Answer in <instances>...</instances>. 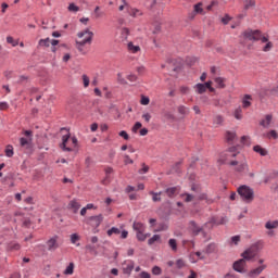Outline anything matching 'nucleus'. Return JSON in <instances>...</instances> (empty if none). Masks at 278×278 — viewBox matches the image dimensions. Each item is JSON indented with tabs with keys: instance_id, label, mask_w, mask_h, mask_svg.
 I'll return each instance as SVG.
<instances>
[{
	"instance_id": "obj_61",
	"label": "nucleus",
	"mask_w": 278,
	"mask_h": 278,
	"mask_svg": "<svg viewBox=\"0 0 278 278\" xmlns=\"http://www.w3.org/2000/svg\"><path fill=\"white\" fill-rule=\"evenodd\" d=\"M140 127H142V123L140 122H137L134 127H132V131L136 132L138 131V129H140Z\"/></svg>"
},
{
	"instance_id": "obj_20",
	"label": "nucleus",
	"mask_w": 278,
	"mask_h": 278,
	"mask_svg": "<svg viewBox=\"0 0 278 278\" xmlns=\"http://www.w3.org/2000/svg\"><path fill=\"white\" fill-rule=\"evenodd\" d=\"M250 248L254 250L256 253H260L264 249V241L258 240L255 243H253Z\"/></svg>"
},
{
	"instance_id": "obj_33",
	"label": "nucleus",
	"mask_w": 278,
	"mask_h": 278,
	"mask_svg": "<svg viewBox=\"0 0 278 278\" xmlns=\"http://www.w3.org/2000/svg\"><path fill=\"white\" fill-rule=\"evenodd\" d=\"M237 173H244V170H249V165L247 162H241L236 168Z\"/></svg>"
},
{
	"instance_id": "obj_32",
	"label": "nucleus",
	"mask_w": 278,
	"mask_h": 278,
	"mask_svg": "<svg viewBox=\"0 0 278 278\" xmlns=\"http://www.w3.org/2000/svg\"><path fill=\"white\" fill-rule=\"evenodd\" d=\"M194 88H195V92H197L198 94H203V92H206V90H207V89H205V85H203V84H201V83L197 84V85L194 86Z\"/></svg>"
},
{
	"instance_id": "obj_10",
	"label": "nucleus",
	"mask_w": 278,
	"mask_h": 278,
	"mask_svg": "<svg viewBox=\"0 0 278 278\" xmlns=\"http://www.w3.org/2000/svg\"><path fill=\"white\" fill-rule=\"evenodd\" d=\"M255 255H257V252H255L254 250H252V248L250 247L249 249H247L243 253H242V257L244 261H251L253 260V257H255Z\"/></svg>"
},
{
	"instance_id": "obj_48",
	"label": "nucleus",
	"mask_w": 278,
	"mask_h": 278,
	"mask_svg": "<svg viewBox=\"0 0 278 278\" xmlns=\"http://www.w3.org/2000/svg\"><path fill=\"white\" fill-rule=\"evenodd\" d=\"M117 81L118 84H122L123 86L127 85V80L123 78V74L118 73L117 74Z\"/></svg>"
},
{
	"instance_id": "obj_58",
	"label": "nucleus",
	"mask_w": 278,
	"mask_h": 278,
	"mask_svg": "<svg viewBox=\"0 0 278 278\" xmlns=\"http://www.w3.org/2000/svg\"><path fill=\"white\" fill-rule=\"evenodd\" d=\"M142 118L146 121V123L151 122V113H143Z\"/></svg>"
},
{
	"instance_id": "obj_41",
	"label": "nucleus",
	"mask_w": 278,
	"mask_h": 278,
	"mask_svg": "<svg viewBox=\"0 0 278 278\" xmlns=\"http://www.w3.org/2000/svg\"><path fill=\"white\" fill-rule=\"evenodd\" d=\"M108 236H112L113 233H115V236H119L121 233V230L119 228H116V227H112L111 229H109L106 231Z\"/></svg>"
},
{
	"instance_id": "obj_16",
	"label": "nucleus",
	"mask_w": 278,
	"mask_h": 278,
	"mask_svg": "<svg viewBox=\"0 0 278 278\" xmlns=\"http://www.w3.org/2000/svg\"><path fill=\"white\" fill-rule=\"evenodd\" d=\"M198 201H205V203L207 205H212V203H214V198H211L210 195H207V193H200L198 195Z\"/></svg>"
},
{
	"instance_id": "obj_14",
	"label": "nucleus",
	"mask_w": 278,
	"mask_h": 278,
	"mask_svg": "<svg viewBox=\"0 0 278 278\" xmlns=\"http://www.w3.org/2000/svg\"><path fill=\"white\" fill-rule=\"evenodd\" d=\"M132 229L136 231V233H140L147 231V226L140 222H135L132 224Z\"/></svg>"
},
{
	"instance_id": "obj_5",
	"label": "nucleus",
	"mask_w": 278,
	"mask_h": 278,
	"mask_svg": "<svg viewBox=\"0 0 278 278\" xmlns=\"http://www.w3.org/2000/svg\"><path fill=\"white\" fill-rule=\"evenodd\" d=\"M60 237L58 235L52 236L47 242L46 248L47 251H50V253H54V251H58L60 247Z\"/></svg>"
},
{
	"instance_id": "obj_40",
	"label": "nucleus",
	"mask_w": 278,
	"mask_h": 278,
	"mask_svg": "<svg viewBox=\"0 0 278 278\" xmlns=\"http://www.w3.org/2000/svg\"><path fill=\"white\" fill-rule=\"evenodd\" d=\"M168 247L172 249V251H177V239H169L168 240Z\"/></svg>"
},
{
	"instance_id": "obj_19",
	"label": "nucleus",
	"mask_w": 278,
	"mask_h": 278,
	"mask_svg": "<svg viewBox=\"0 0 278 278\" xmlns=\"http://www.w3.org/2000/svg\"><path fill=\"white\" fill-rule=\"evenodd\" d=\"M164 192L169 197V199H174V197H177L178 188L169 187Z\"/></svg>"
},
{
	"instance_id": "obj_26",
	"label": "nucleus",
	"mask_w": 278,
	"mask_h": 278,
	"mask_svg": "<svg viewBox=\"0 0 278 278\" xmlns=\"http://www.w3.org/2000/svg\"><path fill=\"white\" fill-rule=\"evenodd\" d=\"M278 228V220H268L265 223V229L273 230Z\"/></svg>"
},
{
	"instance_id": "obj_59",
	"label": "nucleus",
	"mask_w": 278,
	"mask_h": 278,
	"mask_svg": "<svg viewBox=\"0 0 278 278\" xmlns=\"http://www.w3.org/2000/svg\"><path fill=\"white\" fill-rule=\"evenodd\" d=\"M119 136L121 138H124V140H129V134L125 130L119 131Z\"/></svg>"
},
{
	"instance_id": "obj_15",
	"label": "nucleus",
	"mask_w": 278,
	"mask_h": 278,
	"mask_svg": "<svg viewBox=\"0 0 278 278\" xmlns=\"http://www.w3.org/2000/svg\"><path fill=\"white\" fill-rule=\"evenodd\" d=\"M253 101V97H251V94H244L242 98V108L244 110H248V108H251L252 102Z\"/></svg>"
},
{
	"instance_id": "obj_1",
	"label": "nucleus",
	"mask_w": 278,
	"mask_h": 278,
	"mask_svg": "<svg viewBox=\"0 0 278 278\" xmlns=\"http://www.w3.org/2000/svg\"><path fill=\"white\" fill-rule=\"evenodd\" d=\"M243 37L247 40H252L253 42H257V40H261V42H266V45L263 47V51L265 53H268L270 49H273V42L268 41V37L262 36V31L260 30H245L243 33Z\"/></svg>"
},
{
	"instance_id": "obj_49",
	"label": "nucleus",
	"mask_w": 278,
	"mask_h": 278,
	"mask_svg": "<svg viewBox=\"0 0 278 278\" xmlns=\"http://www.w3.org/2000/svg\"><path fill=\"white\" fill-rule=\"evenodd\" d=\"M127 79L128 81H131V84H136V81H138V76H136V74H129Z\"/></svg>"
},
{
	"instance_id": "obj_3",
	"label": "nucleus",
	"mask_w": 278,
	"mask_h": 278,
	"mask_svg": "<svg viewBox=\"0 0 278 278\" xmlns=\"http://www.w3.org/2000/svg\"><path fill=\"white\" fill-rule=\"evenodd\" d=\"M86 35H88V37H86L83 40H76V48L77 50L81 53V51H84V47H86V45H92V38L94 37V33H92L90 29L86 28L83 31L77 33V36L79 38H84Z\"/></svg>"
},
{
	"instance_id": "obj_9",
	"label": "nucleus",
	"mask_w": 278,
	"mask_h": 278,
	"mask_svg": "<svg viewBox=\"0 0 278 278\" xmlns=\"http://www.w3.org/2000/svg\"><path fill=\"white\" fill-rule=\"evenodd\" d=\"M71 139V132H67L62 137V143H61V149L62 151H66L67 153H71L73 151L72 148L66 147V142Z\"/></svg>"
},
{
	"instance_id": "obj_56",
	"label": "nucleus",
	"mask_w": 278,
	"mask_h": 278,
	"mask_svg": "<svg viewBox=\"0 0 278 278\" xmlns=\"http://www.w3.org/2000/svg\"><path fill=\"white\" fill-rule=\"evenodd\" d=\"M164 116L167 121H175V115H173L170 112H165Z\"/></svg>"
},
{
	"instance_id": "obj_2",
	"label": "nucleus",
	"mask_w": 278,
	"mask_h": 278,
	"mask_svg": "<svg viewBox=\"0 0 278 278\" xmlns=\"http://www.w3.org/2000/svg\"><path fill=\"white\" fill-rule=\"evenodd\" d=\"M86 35H88V37H86L83 40H76V48L77 50L81 53V51H84V47H86V45H92V38L94 37V33H92L90 29L86 28L83 31L77 33V36L79 38H84Z\"/></svg>"
},
{
	"instance_id": "obj_51",
	"label": "nucleus",
	"mask_w": 278,
	"mask_h": 278,
	"mask_svg": "<svg viewBox=\"0 0 278 278\" xmlns=\"http://www.w3.org/2000/svg\"><path fill=\"white\" fill-rule=\"evenodd\" d=\"M77 240H79V235L72 233L71 235V242H72V244H77Z\"/></svg>"
},
{
	"instance_id": "obj_31",
	"label": "nucleus",
	"mask_w": 278,
	"mask_h": 278,
	"mask_svg": "<svg viewBox=\"0 0 278 278\" xmlns=\"http://www.w3.org/2000/svg\"><path fill=\"white\" fill-rule=\"evenodd\" d=\"M160 240H162V237L160 235H153L149 240H148V244L149 247L155 244V242H160Z\"/></svg>"
},
{
	"instance_id": "obj_44",
	"label": "nucleus",
	"mask_w": 278,
	"mask_h": 278,
	"mask_svg": "<svg viewBox=\"0 0 278 278\" xmlns=\"http://www.w3.org/2000/svg\"><path fill=\"white\" fill-rule=\"evenodd\" d=\"M142 168L138 170L139 175H147L149 173V166L144 163L141 164Z\"/></svg>"
},
{
	"instance_id": "obj_46",
	"label": "nucleus",
	"mask_w": 278,
	"mask_h": 278,
	"mask_svg": "<svg viewBox=\"0 0 278 278\" xmlns=\"http://www.w3.org/2000/svg\"><path fill=\"white\" fill-rule=\"evenodd\" d=\"M136 238L139 242H144V240H147V235H144V232H136Z\"/></svg>"
},
{
	"instance_id": "obj_42",
	"label": "nucleus",
	"mask_w": 278,
	"mask_h": 278,
	"mask_svg": "<svg viewBox=\"0 0 278 278\" xmlns=\"http://www.w3.org/2000/svg\"><path fill=\"white\" fill-rule=\"evenodd\" d=\"M50 42H51V39L46 38V39H40L38 45H39V47H49Z\"/></svg>"
},
{
	"instance_id": "obj_62",
	"label": "nucleus",
	"mask_w": 278,
	"mask_h": 278,
	"mask_svg": "<svg viewBox=\"0 0 278 278\" xmlns=\"http://www.w3.org/2000/svg\"><path fill=\"white\" fill-rule=\"evenodd\" d=\"M224 278H240V276L233 273H228L224 276Z\"/></svg>"
},
{
	"instance_id": "obj_47",
	"label": "nucleus",
	"mask_w": 278,
	"mask_h": 278,
	"mask_svg": "<svg viewBox=\"0 0 278 278\" xmlns=\"http://www.w3.org/2000/svg\"><path fill=\"white\" fill-rule=\"evenodd\" d=\"M201 3H197L194 4V13L195 14H205L204 11H203V8H201Z\"/></svg>"
},
{
	"instance_id": "obj_45",
	"label": "nucleus",
	"mask_w": 278,
	"mask_h": 278,
	"mask_svg": "<svg viewBox=\"0 0 278 278\" xmlns=\"http://www.w3.org/2000/svg\"><path fill=\"white\" fill-rule=\"evenodd\" d=\"M8 45H12V47H18V41L14 40L12 36L7 37Z\"/></svg>"
},
{
	"instance_id": "obj_64",
	"label": "nucleus",
	"mask_w": 278,
	"mask_h": 278,
	"mask_svg": "<svg viewBox=\"0 0 278 278\" xmlns=\"http://www.w3.org/2000/svg\"><path fill=\"white\" fill-rule=\"evenodd\" d=\"M10 108V104L8 102H0V110H8Z\"/></svg>"
},
{
	"instance_id": "obj_28",
	"label": "nucleus",
	"mask_w": 278,
	"mask_h": 278,
	"mask_svg": "<svg viewBox=\"0 0 278 278\" xmlns=\"http://www.w3.org/2000/svg\"><path fill=\"white\" fill-rule=\"evenodd\" d=\"M178 114H181V116H188V114H190V108H188L186 105H179Z\"/></svg>"
},
{
	"instance_id": "obj_60",
	"label": "nucleus",
	"mask_w": 278,
	"mask_h": 278,
	"mask_svg": "<svg viewBox=\"0 0 278 278\" xmlns=\"http://www.w3.org/2000/svg\"><path fill=\"white\" fill-rule=\"evenodd\" d=\"M27 79H29L27 76L22 75L18 77L17 84H25V81H27Z\"/></svg>"
},
{
	"instance_id": "obj_29",
	"label": "nucleus",
	"mask_w": 278,
	"mask_h": 278,
	"mask_svg": "<svg viewBox=\"0 0 278 278\" xmlns=\"http://www.w3.org/2000/svg\"><path fill=\"white\" fill-rule=\"evenodd\" d=\"M129 53H138L140 51V46H134V42H128L127 45Z\"/></svg>"
},
{
	"instance_id": "obj_6",
	"label": "nucleus",
	"mask_w": 278,
	"mask_h": 278,
	"mask_svg": "<svg viewBox=\"0 0 278 278\" xmlns=\"http://www.w3.org/2000/svg\"><path fill=\"white\" fill-rule=\"evenodd\" d=\"M189 231H191L192 236H199V233L205 235V231L203 230V226H200L194 220L189 222Z\"/></svg>"
},
{
	"instance_id": "obj_4",
	"label": "nucleus",
	"mask_w": 278,
	"mask_h": 278,
	"mask_svg": "<svg viewBox=\"0 0 278 278\" xmlns=\"http://www.w3.org/2000/svg\"><path fill=\"white\" fill-rule=\"evenodd\" d=\"M237 192L240 195L241 200L244 201V203H252V201L255 199V191L253 190V188L247 185L238 187Z\"/></svg>"
},
{
	"instance_id": "obj_36",
	"label": "nucleus",
	"mask_w": 278,
	"mask_h": 278,
	"mask_svg": "<svg viewBox=\"0 0 278 278\" xmlns=\"http://www.w3.org/2000/svg\"><path fill=\"white\" fill-rule=\"evenodd\" d=\"M233 116L237 121H242V108H237L235 110Z\"/></svg>"
},
{
	"instance_id": "obj_7",
	"label": "nucleus",
	"mask_w": 278,
	"mask_h": 278,
	"mask_svg": "<svg viewBox=\"0 0 278 278\" xmlns=\"http://www.w3.org/2000/svg\"><path fill=\"white\" fill-rule=\"evenodd\" d=\"M247 264V261H244V258H240L238 261H236L233 264H232V268L236 273H241V274H244L245 270H244V266Z\"/></svg>"
},
{
	"instance_id": "obj_37",
	"label": "nucleus",
	"mask_w": 278,
	"mask_h": 278,
	"mask_svg": "<svg viewBox=\"0 0 278 278\" xmlns=\"http://www.w3.org/2000/svg\"><path fill=\"white\" fill-rule=\"evenodd\" d=\"M129 37V28L124 27L122 28V33H121V38L122 40H127V38Z\"/></svg>"
},
{
	"instance_id": "obj_25",
	"label": "nucleus",
	"mask_w": 278,
	"mask_h": 278,
	"mask_svg": "<svg viewBox=\"0 0 278 278\" xmlns=\"http://www.w3.org/2000/svg\"><path fill=\"white\" fill-rule=\"evenodd\" d=\"M253 151H255V153H260L262 157H266V155H268V151H266V149L262 148L261 146H254Z\"/></svg>"
},
{
	"instance_id": "obj_57",
	"label": "nucleus",
	"mask_w": 278,
	"mask_h": 278,
	"mask_svg": "<svg viewBox=\"0 0 278 278\" xmlns=\"http://www.w3.org/2000/svg\"><path fill=\"white\" fill-rule=\"evenodd\" d=\"M149 103H150L149 97L142 96L141 97V105H149Z\"/></svg>"
},
{
	"instance_id": "obj_21",
	"label": "nucleus",
	"mask_w": 278,
	"mask_h": 278,
	"mask_svg": "<svg viewBox=\"0 0 278 278\" xmlns=\"http://www.w3.org/2000/svg\"><path fill=\"white\" fill-rule=\"evenodd\" d=\"M210 223L213 225H227V217H220V219H217L216 217H212Z\"/></svg>"
},
{
	"instance_id": "obj_39",
	"label": "nucleus",
	"mask_w": 278,
	"mask_h": 278,
	"mask_svg": "<svg viewBox=\"0 0 278 278\" xmlns=\"http://www.w3.org/2000/svg\"><path fill=\"white\" fill-rule=\"evenodd\" d=\"M215 84L217 88H225V78L223 77L215 78Z\"/></svg>"
},
{
	"instance_id": "obj_18",
	"label": "nucleus",
	"mask_w": 278,
	"mask_h": 278,
	"mask_svg": "<svg viewBox=\"0 0 278 278\" xmlns=\"http://www.w3.org/2000/svg\"><path fill=\"white\" fill-rule=\"evenodd\" d=\"M123 270H124V275H131V271L134 270V261L124 263Z\"/></svg>"
},
{
	"instance_id": "obj_23",
	"label": "nucleus",
	"mask_w": 278,
	"mask_h": 278,
	"mask_svg": "<svg viewBox=\"0 0 278 278\" xmlns=\"http://www.w3.org/2000/svg\"><path fill=\"white\" fill-rule=\"evenodd\" d=\"M150 194L152 195V201L154 203H157V202L162 201V194H164V192H162V191H160V192L150 191Z\"/></svg>"
},
{
	"instance_id": "obj_17",
	"label": "nucleus",
	"mask_w": 278,
	"mask_h": 278,
	"mask_svg": "<svg viewBox=\"0 0 278 278\" xmlns=\"http://www.w3.org/2000/svg\"><path fill=\"white\" fill-rule=\"evenodd\" d=\"M270 123H273V115L267 114L265 116V119H262L260 122V125H261V127H264L265 129H268V127H270Z\"/></svg>"
},
{
	"instance_id": "obj_22",
	"label": "nucleus",
	"mask_w": 278,
	"mask_h": 278,
	"mask_svg": "<svg viewBox=\"0 0 278 278\" xmlns=\"http://www.w3.org/2000/svg\"><path fill=\"white\" fill-rule=\"evenodd\" d=\"M223 123H225V117L223 115H215L213 118V124L216 125V127L223 126Z\"/></svg>"
},
{
	"instance_id": "obj_63",
	"label": "nucleus",
	"mask_w": 278,
	"mask_h": 278,
	"mask_svg": "<svg viewBox=\"0 0 278 278\" xmlns=\"http://www.w3.org/2000/svg\"><path fill=\"white\" fill-rule=\"evenodd\" d=\"M139 277L140 278H151V274H149L148 271H141L139 274Z\"/></svg>"
},
{
	"instance_id": "obj_55",
	"label": "nucleus",
	"mask_w": 278,
	"mask_h": 278,
	"mask_svg": "<svg viewBox=\"0 0 278 278\" xmlns=\"http://www.w3.org/2000/svg\"><path fill=\"white\" fill-rule=\"evenodd\" d=\"M152 274H154V275H162V268L160 266H154L152 268Z\"/></svg>"
},
{
	"instance_id": "obj_34",
	"label": "nucleus",
	"mask_w": 278,
	"mask_h": 278,
	"mask_svg": "<svg viewBox=\"0 0 278 278\" xmlns=\"http://www.w3.org/2000/svg\"><path fill=\"white\" fill-rule=\"evenodd\" d=\"M63 273L64 275H73L75 273V263H70Z\"/></svg>"
},
{
	"instance_id": "obj_12",
	"label": "nucleus",
	"mask_w": 278,
	"mask_h": 278,
	"mask_svg": "<svg viewBox=\"0 0 278 278\" xmlns=\"http://www.w3.org/2000/svg\"><path fill=\"white\" fill-rule=\"evenodd\" d=\"M226 141L228 142V144H235V142L238 141V136L236 135V131H226Z\"/></svg>"
},
{
	"instance_id": "obj_27",
	"label": "nucleus",
	"mask_w": 278,
	"mask_h": 278,
	"mask_svg": "<svg viewBox=\"0 0 278 278\" xmlns=\"http://www.w3.org/2000/svg\"><path fill=\"white\" fill-rule=\"evenodd\" d=\"M228 155H229V157H238V155L239 156H242V154H240V152H238V148H236V147H230V148H228Z\"/></svg>"
},
{
	"instance_id": "obj_54",
	"label": "nucleus",
	"mask_w": 278,
	"mask_h": 278,
	"mask_svg": "<svg viewBox=\"0 0 278 278\" xmlns=\"http://www.w3.org/2000/svg\"><path fill=\"white\" fill-rule=\"evenodd\" d=\"M23 227H26V228H29V227H31V219H29V218H24L23 219Z\"/></svg>"
},
{
	"instance_id": "obj_53",
	"label": "nucleus",
	"mask_w": 278,
	"mask_h": 278,
	"mask_svg": "<svg viewBox=\"0 0 278 278\" xmlns=\"http://www.w3.org/2000/svg\"><path fill=\"white\" fill-rule=\"evenodd\" d=\"M230 240L232 244L238 245V243L240 242V235L231 237Z\"/></svg>"
},
{
	"instance_id": "obj_8",
	"label": "nucleus",
	"mask_w": 278,
	"mask_h": 278,
	"mask_svg": "<svg viewBox=\"0 0 278 278\" xmlns=\"http://www.w3.org/2000/svg\"><path fill=\"white\" fill-rule=\"evenodd\" d=\"M265 268H266V265H261L254 269H251L248 273V277H250V278L260 277V275H262V273H264Z\"/></svg>"
},
{
	"instance_id": "obj_24",
	"label": "nucleus",
	"mask_w": 278,
	"mask_h": 278,
	"mask_svg": "<svg viewBox=\"0 0 278 278\" xmlns=\"http://www.w3.org/2000/svg\"><path fill=\"white\" fill-rule=\"evenodd\" d=\"M204 253H206V255H212V253H216V243H210L206 245Z\"/></svg>"
},
{
	"instance_id": "obj_43",
	"label": "nucleus",
	"mask_w": 278,
	"mask_h": 278,
	"mask_svg": "<svg viewBox=\"0 0 278 278\" xmlns=\"http://www.w3.org/2000/svg\"><path fill=\"white\" fill-rule=\"evenodd\" d=\"M7 157H12L14 155V148L12 146H8L5 149Z\"/></svg>"
},
{
	"instance_id": "obj_30",
	"label": "nucleus",
	"mask_w": 278,
	"mask_h": 278,
	"mask_svg": "<svg viewBox=\"0 0 278 278\" xmlns=\"http://www.w3.org/2000/svg\"><path fill=\"white\" fill-rule=\"evenodd\" d=\"M180 198L184 199L185 203H190L191 201H193L194 195H192L188 192H185V193L180 194Z\"/></svg>"
},
{
	"instance_id": "obj_50",
	"label": "nucleus",
	"mask_w": 278,
	"mask_h": 278,
	"mask_svg": "<svg viewBox=\"0 0 278 278\" xmlns=\"http://www.w3.org/2000/svg\"><path fill=\"white\" fill-rule=\"evenodd\" d=\"M83 81L85 88H88V86H90V78H88L86 74L83 75Z\"/></svg>"
},
{
	"instance_id": "obj_35",
	"label": "nucleus",
	"mask_w": 278,
	"mask_h": 278,
	"mask_svg": "<svg viewBox=\"0 0 278 278\" xmlns=\"http://www.w3.org/2000/svg\"><path fill=\"white\" fill-rule=\"evenodd\" d=\"M244 10H251V8H255V0H243Z\"/></svg>"
},
{
	"instance_id": "obj_11",
	"label": "nucleus",
	"mask_w": 278,
	"mask_h": 278,
	"mask_svg": "<svg viewBox=\"0 0 278 278\" xmlns=\"http://www.w3.org/2000/svg\"><path fill=\"white\" fill-rule=\"evenodd\" d=\"M89 220L92 227H99L101 223H103V215L99 214V215L91 216Z\"/></svg>"
},
{
	"instance_id": "obj_13",
	"label": "nucleus",
	"mask_w": 278,
	"mask_h": 278,
	"mask_svg": "<svg viewBox=\"0 0 278 278\" xmlns=\"http://www.w3.org/2000/svg\"><path fill=\"white\" fill-rule=\"evenodd\" d=\"M68 210H72L74 214H77L79 212V208L81 207V204L76 199L70 201L67 205Z\"/></svg>"
},
{
	"instance_id": "obj_38",
	"label": "nucleus",
	"mask_w": 278,
	"mask_h": 278,
	"mask_svg": "<svg viewBox=\"0 0 278 278\" xmlns=\"http://www.w3.org/2000/svg\"><path fill=\"white\" fill-rule=\"evenodd\" d=\"M265 138H268V140H270L271 138H273L274 140H277V138H278L277 130H270L269 132H267V134L265 135Z\"/></svg>"
},
{
	"instance_id": "obj_52",
	"label": "nucleus",
	"mask_w": 278,
	"mask_h": 278,
	"mask_svg": "<svg viewBox=\"0 0 278 278\" xmlns=\"http://www.w3.org/2000/svg\"><path fill=\"white\" fill-rule=\"evenodd\" d=\"M67 9L70 12H77L79 10V7H77L75 3H70Z\"/></svg>"
}]
</instances>
